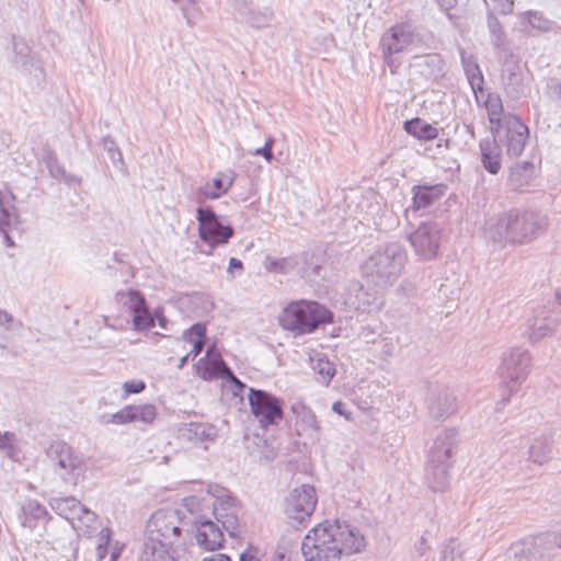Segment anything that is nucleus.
Wrapping results in <instances>:
<instances>
[{
	"label": "nucleus",
	"instance_id": "nucleus-1",
	"mask_svg": "<svg viewBox=\"0 0 561 561\" xmlns=\"http://www.w3.org/2000/svg\"><path fill=\"white\" fill-rule=\"evenodd\" d=\"M366 540L360 531L340 519L324 520L308 531L301 543L305 561H339L360 552Z\"/></svg>",
	"mask_w": 561,
	"mask_h": 561
},
{
	"label": "nucleus",
	"instance_id": "nucleus-2",
	"mask_svg": "<svg viewBox=\"0 0 561 561\" xmlns=\"http://www.w3.org/2000/svg\"><path fill=\"white\" fill-rule=\"evenodd\" d=\"M547 226V217L539 211L513 209L491 218L486 222L485 234L502 247L507 243L524 244L546 231Z\"/></svg>",
	"mask_w": 561,
	"mask_h": 561
},
{
	"label": "nucleus",
	"instance_id": "nucleus-3",
	"mask_svg": "<svg viewBox=\"0 0 561 561\" xmlns=\"http://www.w3.org/2000/svg\"><path fill=\"white\" fill-rule=\"evenodd\" d=\"M170 548L173 552L185 550L192 543V529L186 517L172 508L154 512L147 523L145 543Z\"/></svg>",
	"mask_w": 561,
	"mask_h": 561
},
{
	"label": "nucleus",
	"instance_id": "nucleus-4",
	"mask_svg": "<svg viewBox=\"0 0 561 561\" xmlns=\"http://www.w3.org/2000/svg\"><path fill=\"white\" fill-rule=\"evenodd\" d=\"M407 261V252L396 242L379 245L363 264V275L379 289L394 284Z\"/></svg>",
	"mask_w": 561,
	"mask_h": 561
},
{
	"label": "nucleus",
	"instance_id": "nucleus-5",
	"mask_svg": "<svg viewBox=\"0 0 561 561\" xmlns=\"http://www.w3.org/2000/svg\"><path fill=\"white\" fill-rule=\"evenodd\" d=\"M457 444L455 428L442 430L430 450L425 481L435 492H444L449 486V470L453 466L451 457Z\"/></svg>",
	"mask_w": 561,
	"mask_h": 561
},
{
	"label": "nucleus",
	"instance_id": "nucleus-6",
	"mask_svg": "<svg viewBox=\"0 0 561 561\" xmlns=\"http://www.w3.org/2000/svg\"><path fill=\"white\" fill-rule=\"evenodd\" d=\"M278 321L283 329L295 335H304L316 331L321 324L331 323L333 313L317 301L297 300L283 309Z\"/></svg>",
	"mask_w": 561,
	"mask_h": 561
},
{
	"label": "nucleus",
	"instance_id": "nucleus-7",
	"mask_svg": "<svg viewBox=\"0 0 561 561\" xmlns=\"http://www.w3.org/2000/svg\"><path fill=\"white\" fill-rule=\"evenodd\" d=\"M531 367L530 353L522 347L506 350L497 368L502 383V402L507 403L513 393L517 392L527 379Z\"/></svg>",
	"mask_w": 561,
	"mask_h": 561
},
{
	"label": "nucleus",
	"instance_id": "nucleus-8",
	"mask_svg": "<svg viewBox=\"0 0 561 561\" xmlns=\"http://www.w3.org/2000/svg\"><path fill=\"white\" fill-rule=\"evenodd\" d=\"M50 467L66 484L77 485L83 478L87 463L83 457L65 442H55L46 451Z\"/></svg>",
	"mask_w": 561,
	"mask_h": 561
},
{
	"label": "nucleus",
	"instance_id": "nucleus-9",
	"mask_svg": "<svg viewBox=\"0 0 561 561\" xmlns=\"http://www.w3.org/2000/svg\"><path fill=\"white\" fill-rule=\"evenodd\" d=\"M421 42L415 26L410 22H401L387 30L380 39L382 57L385 62L394 72L399 66L398 54L416 47Z\"/></svg>",
	"mask_w": 561,
	"mask_h": 561
},
{
	"label": "nucleus",
	"instance_id": "nucleus-10",
	"mask_svg": "<svg viewBox=\"0 0 561 561\" xmlns=\"http://www.w3.org/2000/svg\"><path fill=\"white\" fill-rule=\"evenodd\" d=\"M213 499V515L225 531L234 539L243 535V525L240 520L241 507L238 501L227 490L218 485H208Z\"/></svg>",
	"mask_w": 561,
	"mask_h": 561
},
{
	"label": "nucleus",
	"instance_id": "nucleus-11",
	"mask_svg": "<svg viewBox=\"0 0 561 561\" xmlns=\"http://www.w3.org/2000/svg\"><path fill=\"white\" fill-rule=\"evenodd\" d=\"M198 236L210 249L228 243L234 230L225 224L210 207H198L196 210Z\"/></svg>",
	"mask_w": 561,
	"mask_h": 561
},
{
	"label": "nucleus",
	"instance_id": "nucleus-12",
	"mask_svg": "<svg viewBox=\"0 0 561 561\" xmlns=\"http://www.w3.org/2000/svg\"><path fill=\"white\" fill-rule=\"evenodd\" d=\"M249 404L252 414L262 426L278 424L284 416L283 401L267 391L249 389Z\"/></svg>",
	"mask_w": 561,
	"mask_h": 561
},
{
	"label": "nucleus",
	"instance_id": "nucleus-13",
	"mask_svg": "<svg viewBox=\"0 0 561 561\" xmlns=\"http://www.w3.org/2000/svg\"><path fill=\"white\" fill-rule=\"evenodd\" d=\"M318 496L314 486L302 484L295 488L285 499L284 513L288 519L301 524L314 512Z\"/></svg>",
	"mask_w": 561,
	"mask_h": 561
},
{
	"label": "nucleus",
	"instance_id": "nucleus-14",
	"mask_svg": "<svg viewBox=\"0 0 561 561\" xmlns=\"http://www.w3.org/2000/svg\"><path fill=\"white\" fill-rule=\"evenodd\" d=\"M115 301L133 314V325L136 331H145L154 327V319L146 304L144 295L136 289L118 290Z\"/></svg>",
	"mask_w": 561,
	"mask_h": 561
},
{
	"label": "nucleus",
	"instance_id": "nucleus-15",
	"mask_svg": "<svg viewBox=\"0 0 561 561\" xmlns=\"http://www.w3.org/2000/svg\"><path fill=\"white\" fill-rule=\"evenodd\" d=\"M415 253L425 260L436 256L440 240V227L435 221L422 222L409 237Z\"/></svg>",
	"mask_w": 561,
	"mask_h": 561
},
{
	"label": "nucleus",
	"instance_id": "nucleus-16",
	"mask_svg": "<svg viewBox=\"0 0 561 561\" xmlns=\"http://www.w3.org/2000/svg\"><path fill=\"white\" fill-rule=\"evenodd\" d=\"M426 407L433 420L445 421L457 411V399L446 386L435 385L428 388Z\"/></svg>",
	"mask_w": 561,
	"mask_h": 561
},
{
	"label": "nucleus",
	"instance_id": "nucleus-17",
	"mask_svg": "<svg viewBox=\"0 0 561 561\" xmlns=\"http://www.w3.org/2000/svg\"><path fill=\"white\" fill-rule=\"evenodd\" d=\"M190 528L192 541L195 539L201 548L214 551L222 547L225 529L209 516H198Z\"/></svg>",
	"mask_w": 561,
	"mask_h": 561
},
{
	"label": "nucleus",
	"instance_id": "nucleus-18",
	"mask_svg": "<svg viewBox=\"0 0 561 561\" xmlns=\"http://www.w3.org/2000/svg\"><path fill=\"white\" fill-rule=\"evenodd\" d=\"M495 130H502L501 142H505L508 156L518 157L523 152L528 138V127L519 118H505L503 125L497 126Z\"/></svg>",
	"mask_w": 561,
	"mask_h": 561
},
{
	"label": "nucleus",
	"instance_id": "nucleus-19",
	"mask_svg": "<svg viewBox=\"0 0 561 561\" xmlns=\"http://www.w3.org/2000/svg\"><path fill=\"white\" fill-rule=\"evenodd\" d=\"M49 506L56 514L70 522L73 526L75 520H79L87 526L95 520V514L73 496L51 497Z\"/></svg>",
	"mask_w": 561,
	"mask_h": 561
},
{
	"label": "nucleus",
	"instance_id": "nucleus-20",
	"mask_svg": "<svg viewBox=\"0 0 561 561\" xmlns=\"http://www.w3.org/2000/svg\"><path fill=\"white\" fill-rule=\"evenodd\" d=\"M232 8L241 21L253 28L268 27L274 19L272 8H260L252 0H233Z\"/></svg>",
	"mask_w": 561,
	"mask_h": 561
},
{
	"label": "nucleus",
	"instance_id": "nucleus-21",
	"mask_svg": "<svg viewBox=\"0 0 561 561\" xmlns=\"http://www.w3.org/2000/svg\"><path fill=\"white\" fill-rule=\"evenodd\" d=\"M502 130H494L492 139L480 142L481 161L484 169L491 174L499 173L502 165Z\"/></svg>",
	"mask_w": 561,
	"mask_h": 561
},
{
	"label": "nucleus",
	"instance_id": "nucleus-22",
	"mask_svg": "<svg viewBox=\"0 0 561 561\" xmlns=\"http://www.w3.org/2000/svg\"><path fill=\"white\" fill-rule=\"evenodd\" d=\"M381 295L377 289L365 288L363 284L354 283L350 288L348 305L356 310L371 311L381 307Z\"/></svg>",
	"mask_w": 561,
	"mask_h": 561
},
{
	"label": "nucleus",
	"instance_id": "nucleus-23",
	"mask_svg": "<svg viewBox=\"0 0 561 561\" xmlns=\"http://www.w3.org/2000/svg\"><path fill=\"white\" fill-rule=\"evenodd\" d=\"M291 412L295 414V428L299 436L307 435L311 439H319L320 425L316 414L302 403H294Z\"/></svg>",
	"mask_w": 561,
	"mask_h": 561
},
{
	"label": "nucleus",
	"instance_id": "nucleus-24",
	"mask_svg": "<svg viewBox=\"0 0 561 561\" xmlns=\"http://www.w3.org/2000/svg\"><path fill=\"white\" fill-rule=\"evenodd\" d=\"M556 327V322L548 316L543 308L536 310L533 317L527 321L529 340L535 343L550 335Z\"/></svg>",
	"mask_w": 561,
	"mask_h": 561
},
{
	"label": "nucleus",
	"instance_id": "nucleus-25",
	"mask_svg": "<svg viewBox=\"0 0 561 561\" xmlns=\"http://www.w3.org/2000/svg\"><path fill=\"white\" fill-rule=\"evenodd\" d=\"M553 440L551 434L535 437L528 448L529 461L542 466L552 459Z\"/></svg>",
	"mask_w": 561,
	"mask_h": 561
},
{
	"label": "nucleus",
	"instance_id": "nucleus-26",
	"mask_svg": "<svg viewBox=\"0 0 561 561\" xmlns=\"http://www.w3.org/2000/svg\"><path fill=\"white\" fill-rule=\"evenodd\" d=\"M213 499L214 496L209 494L207 489L206 495H192L183 500V506L191 515L187 519L188 526L194 525L198 516H207L205 510L211 508Z\"/></svg>",
	"mask_w": 561,
	"mask_h": 561
},
{
	"label": "nucleus",
	"instance_id": "nucleus-27",
	"mask_svg": "<svg viewBox=\"0 0 561 561\" xmlns=\"http://www.w3.org/2000/svg\"><path fill=\"white\" fill-rule=\"evenodd\" d=\"M444 194L443 185L414 186L413 207L414 210L426 208L438 201Z\"/></svg>",
	"mask_w": 561,
	"mask_h": 561
},
{
	"label": "nucleus",
	"instance_id": "nucleus-28",
	"mask_svg": "<svg viewBox=\"0 0 561 561\" xmlns=\"http://www.w3.org/2000/svg\"><path fill=\"white\" fill-rule=\"evenodd\" d=\"M184 435L195 444L213 442L218 435L217 428L207 423H190L187 424Z\"/></svg>",
	"mask_w": 561,
	"mask_h": 561
},
{
	"label": "nucleus",
	"instance_id": "nucleus-29",
	"mask_svg": "<svg viewBox=\"0 0 561 561\" xmlns=\"http://www.w3.org/2000/svg\"><path fill=\"white\" fill-rule=\"evenodd\" d=\"M22 525L30 529H34L37 520L48 516V512L44 505L36 500H27L23 503L22 508Z\"/></svg>",
	"mask_w": 561,
	"mask_h": 561
},
{
	"label": "nucleus",
	"instance_id": "nucleus-30",
	"mask_svg": "<svg viewBox=\"0 0 561 561\" xmlns=\"http://www.w3.org/2000/svg\"><path fill=\"white\" fill-rule=\"evenodd\" d=\"M404 130L420 140H433L438 136L436 127L419 117L407 121L404 123Z\"/></svg>",
	"mask_w": 561,
	"mask_h": 561
},
{
	"label": "nucleus",
	"instance_id": "nucleus-31",
	"mask_svg": "<svg viewBox=\"0 0 561 561\" xmlns=\"http://www.w3.org/2000/svg\"><path fill=\"white\" fill-rule=\"evenodd\" d=\"M233 183V178L226 176L220 173L217 178L213 179L211 182H207L201 187L199 193L208 199H216L228 192Z\"/></svg>",
	"mask_w": 561,
	"mask_h": 561
},
{
	"label": "nucleus",
	"instance_id": "nucleus-32",
	"mask_svg": "<svg viewBox=\"0 0 561 561\" xmlns=\"http://www.w3.org/2000/svg\"><path fill=\"white\" fill-rule=\"evenodd\" d=\"M206 328L202 323L193 324L183 333V339L193 345L188 353L193 358L198 356L205 346Z\"/></svg>",
	"mask_w": 561,
	"mask_h": 561
},
{
	"label": "nucleus",
	"instance_id": "nucleus-33",
	"mask_svg": "<svg viewBox=\"0 0 561 561\" xmlns=\"http://www.w3.org/2000/svg\"><path fill=\"white\" fill-rule=\"evenodd\" d=\"M506 561H542V557L537 547L516 543L508 550Z\"/></svg>",
	"mask_w": 561,
	"mask_h": 561
},
{
	"label": "nucleus",
	"instance_id": "nucleus-34",
	"mask_svg": "<svg viewBox=\"0 0 561 561\" xmlns=\"http://www.w3.org/2000/svg\"><path fill=\"white\" fill-rule=\"evenodd\" d=\"M140 561H178L170 548L144 543Z\"/></svg>",
	"mask_w": 561,
	"mask_h": 561
},
{
	"label": "nucleus",
	"instance_id": "nucleus-35",
	"mask_svg": "<svg viewBox=\"0 0 561 561\" xmlns=\"http://www.w3.org/2000/svg\"><path fill=\"white\" fill-rule=\"evenodd\" d=\"M263 264L268 272L287 274L298 265V262L294 256L277 259L272 255H266Z\"/></svg>",
	"mask_w": 561,
	"mask_h": 561
},
{
	"label": "nucleus",
	"instance_id": "nucleus-36",
	"mask_svg": "<svg viewBox=\"0 0 561 561\" xmlns=\"http://www.w3.org/2000/svg\"><path fill=\"white\" fill-rule=\"evenodd\" d=\"M14 58L12 62L20 69L28 71L33 66V57L30 55L28 46L20 39L13 38Z\"/></svg>",
	"mask_w": 561,
	"mask_h": 561
},
{
	"label": "nucleus",
	"instance_id": "nucleus-37",
	"mask_svg": "<svg viewBox=\"0 0 561 561\" xmlns=\"http://www.w3.org/2000/svg\"><path fill=\"white\" fill-rule=\"evenodd\" d=\"M488 27L490 31L491 43L496 49H506L507 39L506 34L500 23V21L493 16L488 18Z\"/></svg>",
	"mask_w": 561,
	"mask_h": 561
},
{
	"label": "nucleus",
	"instance_id": "nucleus-38",
	"mask_svg": "<svg viewBox=\"0 0 561 561\" xmlns=\"http://www.w3.org/2000/svg\"><path fill=\"white\" fill-rule=\"evenodd\" d=\"M133 420L131 423L151 424L157 416V409L153 404L145 403L139 405H130Z\"/></svg>",
	"mask_w": 561,
	"mask_h": 561
},
{
	"label": "nucleus",
	"instance_id": "nucleus-39",
	"mask_svg": "<svg viewBox=\"0 0 561 561\" xmlns=\"http://www.w3.org/2000/svg\"><path fill=\"white\" fill-rule=\"evenodd\" d=\"M181 10L182 16L188 26H194L201 15L197 0H171Z\"/></svg>",
	"mask_w": 561,
	"mask_h": 561
},
{
	"label": "nucleus",
	"instance_id": "nucleus-40",
	"mask_svg": "<svg viewBox=\"0 0 561 561\" xmlns=\"http://www.w3.org/2000/svg\"><path fill=\"white\" fill-rule=\"evenodd\" d=\"M502 77L506 85L517 88L522 83V70L517 61L510 59L503 65Z\"/></svg>",
	"mask_w": 561,
	"mask_h": 561
},
{
	"label": "nucleus",
	"instance_id": "nucleus-41",
	"mask_svg": "<svg viewBox=\"0 0 561 561\" xmlns=\"http://www.w3.org/2000/svg\"><path fill=\"white\" fill-rule=\"evenodd\" d=\"M523 21H527L528 24L538 31L547 32L551 28L552 22L546 19L542 13L537 11H528L520 15Z\"/></svg>",
	"mask_w": 561,
	"mask_h": 561
},
{
	"label": "nucleus",
	"instance_id": "nucleus-42",
	"mask_svg": "<svg viewBox=\"0 0 561 561\" xmlns=\"http://www.w3.org/2000/svg\"><path fill=\"white\" fill-rule=\"evenodd\" d=\"M528 165L529 164L526 163L523 167L517 165L516 168L512 169L510 174V184L513 188L520 190L528 184L530 180Z\"/></svg>",
	"mask_w": 561,
	"mask_h": 561
},
{
	"label": "nucleus",
	"instance_id": "nucleus-43",
	"mask_svg": "<svg viewBox=\"0 0 561 561\" xmlns=\"http://www.w3.org/2000/svg\"><path fill=\"white\" fill-rule=\"evenodd\" d=\"M439 561H463L460 545L455 539H450L444 547Z\"/></svg>",
	"mask_w": 561,
	"mask_h": 561
},
{
	"label": "nucleus",
	"instance_id": "nucleus-44",
	"mask_svg": "<svg viewBox=\"0 0 561 561\" xmlns=\"http://www.w3.org/2000/svg\"><path fill=\"white\" fill-rule=\"evenodd\" d=\"M486 110L489 119L492 125L497 124V126L503 125L501 122V112H502V103L500 98L490 96L486 101Z\"/></svg>",
	"mask_w": 561,
	"mask_h": 561
},
{
	"label": "nucleus",
	"instance_id": "nucleus-45",
	"mask_svg": "<svg viewBox=\"0 0 561 561\" xmlns=\"http://www.w3.org/2000/svg\"><path fill=\"white\" fill-rule=\"evenodd\" d=\"M131 411L133 410H130V405H126L116 413H113L107 416H103V422L117 424V425L131 423V420H133Z\"/></svg>",
	"mask_w": 561,
	"mask_h": 561
},
{
	"label": "nucleus",
	"instance_id": "nucleus-46",
	"mask_svg": "<svg viewBox=\"0 0 561 561\" xmlns=\"http://www.w3.org/2000/svg\"><path fill=\"white\" fill-rule=\"evenodd\" d=\"M375 345L380 356L387 359L393 356L397 343L390 336H380Z\"/></svg>",
	"mask_w": 561,
	"mask_h": 561
},
{
	"label": "nucleus",
	"instance_id": "nucleus-47",
	"mask_svg": "<svg viewBox=\"0 0 561 561\" xmlns=\"http://www.w3.org/2000/svg\"><path fill=\"white\" fill-rule=\"evenodd\" d=\"M16 435L12 432H0V449L5 450L12 457L15 450Z\"/></svg>",
	"mask_w": 561,
	"mask_h": 561
},
{
	"label": "nucleus",
	"instance_id": "nucleus-48",
	"mask_svg": "<svg viewBox=\"0 0 561 561\" xmlns=\"http://www.w3.org/2000/svg\"><path fill=\"white\" fill-rule=\"evenodd\" d=\"M463 64H465L466 73L468 76V79H469V82H470L472 89H474L476 87H479V84L483 81L479 66L474 62L473 64L466 62L465 60H463Z\"/></svg>",
	"mask_w": 561,
	"mask_h": 561
},
{
	"label": "nucleus",
	"instance_id": "nucleus-49",
	"mask_svg": "<svg viewBox=\"0 0 561 561\" xmlns=\"http://www.w3.org/2000/svg\"><path fill=\"white\" fill-rule=\"evenodd\" d=\"M313 369L317 374L321 375L323 380L329 382L330 379L334 376V368L329 360L319 359L318 363L313 366Z\"/></svg>",
	"mask_w": 561,
	"mask_h": 561
},
{
	"label": "nucleus",
	"instance_id": "nucleus-50",
	"mask_svg": "<svg viewBox=\"0 0 561 561\" xmlns=\"http://www.w3.org/2000/svg\"><path fill=\"white\" fill-rule=\"evenodd\" d=\"M45 161L54 178L64 176L65 170L57 163V158L53 152L47 153Z\"/></svg>",
	"mask_w": 561,
	"mask_h": 561
},
{
	"label": "nucleus",
	"instance_id": "nucleus-51",
	"mask_svg": "<svg viewBox=\"0 0 561 561\" xmlns=\"http://www.w3.org/2000/svg\"><path fill=\"white\" fill-rule=\"evenodd\" d=\"M146 388V383L142 380H129L123 383L124 397L134 393H140Z\"/></svg>",
	"mask_w": 561,
	"mask_h": 561
},
{
	"label": "nucleus",
	"instance_id": "nucleus-52",
	"mask_svg": "<svg viewBox=\"0 0 561 561\" xmlns=\"http://www.w3.org/2000/svg\"><path fill=\"white\" fill-rule=\"evenodd\" d=\"M0 327L11 330L13 327L21 328L22 323L16 321L11 313L0 308Z\"/></svg>",
	"mask_w": 561,
	"mask_h": 561
},
{
	"label": "nucleus",
	"instance_id": "nucleus-53",
	"mask_svg": "<svg viewBox=\"0 0 561 561\" xmlns=\"http://www.w3.org/2000/svg\"><path fill=\"white\" fill-rule=\"evenodd\" d=\"M107 557V547L100 543L96 548V561H117L118 557H119V551H112L110 557L106 559Z\"/></svg>",
	"mask_w": 561,
	"mask_h": 561
},
{
	"label": "nucleus",
	"instance_id": "nucleus-54",
	"mask_svg": "<svg viewBox=\"0 0 561 561\" xmlns=\"http://www.w3.org/2000/svg\"><path fill=\"white\" fill-rule=\"evenodd\" d=\"M227 380L230 381L236 389L233 390L234 396H242L241 393L247 389V385L238 379L232 371L227 367Z\"/></svg>",
	"mask_w": 561,
	"mask_h": 561
},
{
	"label": "nucleus",
	"instance_id": "nucleus-55",
	"mask_svg": "<svg viewBox=\"0 0 561 561\" xmlns=\"http://www.w3.org/2000/svg\"><path fill=\"white\" fill-rule=\"evenodd\" d=\"M496 3V8L501 14H508L513 11V0H493Z\"/></svg>",
	"mask_w": 561,
	"mask_h": 561
},
{
	"label": "nucleus",
	"instance_id": "nucleus-56",
	"mask_svg": "<svg viewBox=\"0 0 561 561\" xmlns=\"http://www.w3.org/2000/svg\"><path fill=\"white\" fill-rule=\"evenodd\" d=\"M430 549L426 539L421 537V539L415 543L414 551L421 558L425 556L426 551Z\"/></svg>",
	"mask_w": 561,
	"mask_h": 561
},
{
	"label": "nucleus",
	"instance_id": "nucleus-57",
	"mask_svg": "<svg viewBox=\"0 0 561 561\" xmlns=\"http://www.w3.org/2000/svg\"><path fill=\"white\" fill-rule=\"evenodd\" d=\"M253 154L263 157L267 162H271L274 159L273 150L265 146L255 149Z\"/></svg>",
	"mask_w": 561,
	"mask_h": 561
},
{
	"label": "nucleus",
	"instance_id": "nucleus-58",
	"mask_svg": "<svg viewBox=\"0 0 561 561\" xmlns=\"http://www.w3.org/2000/svg\"><path fill=\"white\" fill-rule=\"evenodd\" d=\"M345 408H346L345 403H343L341 401H336L332 405V410L335 413H337V414H340V415H342V416H344L345 419L348 420L350 419V413L346 412Z\"/></svg>",
	"mask_w": 561,
	"mask_h": 561
},
{
	"label": "nucleus",
	"instance_id": "nucleus-59",
	"mask_svg": "<svg viewBox=\"0 0 561 561\" xmlns=\"http://www.w3.org/2000/svg\"><path fill=\"white\" fill-rule=\"evenodd\" d=\"M374 335H375V332L370 329V328H364L362 333H360V336L366 341V342H373L376 344V342L378 340H375L374 339Z\"/></svg>",
	"mask_w": 561,
	"mask_h": 561
},
{
	"label": "nucleus",
	"instance_id": "nucleus-60",
	"mask_svg": "<svg viewBox=\"0 0 561 561\" xmlns=\"http://www.w3.org/2000/svg\"><path fill=\"white\" fill-rule=\"evenodd\" d=\"M202 561H231V559L224 553H216L210 557L204 558Z\"/></svg>",
	"mask_w": 561,
	"mask_h": 561
},
{
	"label": "nucleus",
	"instance_id": "nucleus-61",
	"mask_svg": "<svg viewBox=\"0 0 561 561\" xmlns=\"http://www.w3.org/2000/svg\"><path fill=\"white\" fill-rule=\"evenodd\" d=\"M422 64L426 65V66L436 67V66H439L440 60L438 59L437 56H426L425 58H423Z\"/></svg>",
	"mask_w": 561,
	"mask_h": 561
},
{
	"label": "nucleus",
	"instance_id": "nucleus-62",
	"mask_svg": "<svg viewBox=\"0 0 561 561\" xmlns=\"http://www.w3.org/2000/svg\"><path fill=\"white\" fill-rule=\"evenodd\" d=\"M240 561H261L252 551L248 550L240 554Z\"/></svg>",
	"mask_w": 561,
	"mask_h": 561
},
{
	"label": "nucleus",
	"instance_id": "nucleus-63",
	"mask_svg": "<svg viewBox=\"0 0 561 561\" xmlns=\"http://www.w3.org/2000/svg\"><path fill=\"white\" fill-rule=\"evenodd\" d=\"M232 268H242V262L236 257H231L229 260V267H228V272H230Z\"/></svg>",
	"mask_w": 561,
	"mask_h": 561
},
{
	"label": "nucleus",
	"instance_id": "nucleus-64",
	"mask_svg": "<svg viewBox=\"0 0 561 561\" xmlns=\"http://www.w3.org/2000/svg\"><path fill=\"white\" fill-rule=\"evenodd\" d=\"M438 3L444 10H449L455 5L456 0H438Z\"/></svg>",
	"mask_w": 561,
	"mask_h": 561
}]
</instances>
